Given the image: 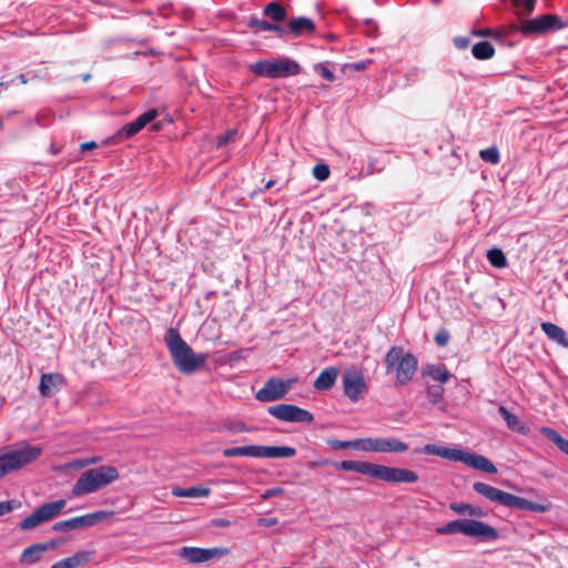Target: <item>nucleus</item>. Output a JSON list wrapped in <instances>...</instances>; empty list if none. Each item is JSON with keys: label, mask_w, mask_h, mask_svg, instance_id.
Here are the masks:
<instances>
[{"label": "nucleus", "mask_w": 568, "mask_h": 568, "mask_svg": "<svg viewBox=\"0 0 568 568\" xmlns=\"http://www.w3.org/2000/svg\"><path fill=\"white\" fill-rule=\"evenodd\" d=\"M229 554L227 548H199L184 546L180 549L179 556L190 564H201Z\"/></svg>", "instance_id": "15"}, {"label": "nucleus", "mask_w": 568, "mask_h": 568, "mask_svg": "<svg viewBox=\"0 0 568 568\" xmlns=\"http://www.w3.org/2000/svg\"><path fill=\"white\" fill-rule=\"evenodd\" d=\"M329 168L325 163H318L313 168V175L318 181H325L329 176Z\"/></svg>", "instance_id": "41"}, {"label": "nucleus", "mask_w": 568, "mask_h": 568, "mask_svg": "<svg viewBox=\"0 0 568 568\" xmlns=\"http://www.w3.org/2000/svg\"><path fill=\"white\" fill-rule=\"evenodd\" d=\"M408 449V445L395 437H375V453L402 454Z\"/></svg>", "instance_id": "18"}, {"label": "nucleus", "mask_w": 568, "mask_h": 568, "mask_svg": "<svg viewBox=\"0 0 568 568\" xmlns=\"http://www.w3.org/2000/svg\"><path fill=\"white\" fill-rule=\"evenodd\" d=\"M40 546L43 548V552L53 549L57 546V542L54 540H48L45 542H41Z\"/></svg>", "instance_id": "52"}, {"label": "nucleus", "mask_w": 568, "mask_h": 568, "mask_svg": "<svg viewBox=\"0 0 568 568\" xmlns=\"http://www.w3.org/2000/svg\"><path fill=\"white\" fill-rule=\"evenodd\" d=\"M142 125L136 119L128 124H125L118 133L114 135L115 141H122L124 139H130L138 134L142 130Z\"/></svg>", "instance_id": "33"}, {"label": "nucleus", "mask_w": 568, "mask_h": 568, "mask_svg": "<svg viewBox=\"0 0 568 568\" xmlns=\"http://www.w3.org/2000/svg\"><path fill=\"white\" fill-rule=\"evenodd\" d=\"M517 13L523 17L529 16L536 4V0H511Z\"/></svg>", "instance_id": "36"}, {"label": "nucleus", "mask_w": 568, "mask_h": 568, "mask_svg": "<svg viewBox=\"0 0 568 568\" xmlns=\"http://www.w3.org/2000/svg\"><path fill=\"white\" fill-rule=\"evenodd\" d=\"M90 556L85 551H80L73 556L61 559L52 565L51 568H79L88 562Z\"/></svg>", "instance_id": "24"}, {"label": "nucleus", "mask_w": 568, "mask_h": 568, "mask_svg": "<svg viewBox=\"0 0 568 568\" xmlns=\"http://www.w3.org/2000/svg\"><path fill=\"white\" fill-rule=\"evenodd\" d=\"M336 447H338V448H353V449H355V439L354 440L337 442Z\"/></svg>", "instance_id": "51"}, {"label": "nucleus", "mask_w": 568, "mask_h": 568, "mask_svg": "<svg viewBox=\"0 0 568 568\" xmlns=\"http://www.w3.org/2000/svg\"><path fill=\"white\" fill-rule=\"evenodd\" d=\"M420 72L422 70H419L418 68H413L412 70H409L408 74L417 77Z\"/></svg>", "instance_id": "57"}, {"label": "nucleus", "mask_w": 568, "mask_h": 568, "mask_svg": "<svg viewBox=\"0 0 568 568\" xmlns=\"http://www.w3.org/2000/svg\"><path fill=\"white\" fill-rule=\"evenodd\" d=\"M337 376H338V369L336 367H333V366L326 367L320 373V375L315 379L313 386L316 390H321V392L328 390L334 386V384L337 379Z\"/></svg>", "instance_id": "21"}, {"label": "nucleus", "mask_w": 568, "mask_h": 568, "mask_svg": "<svg viewBox=\"0 0 568 568\" xmlns=\"http://www.w3.org/2000/svg\"><path fill=\"white\" fill-rule=\"evenodd\" d=\"M250 69L255 75L268 79L287 78L302 72V67L287 57L275 60H258Z\"/></svg>", "instance_id": "7"}, {"label": "nucleus", "mask_w": 568, "mask_h": 568, "mask_svg": "<svg viewBox=\"0 0 568 568\" xmlns=\"http://www.w3.org/2000/svg\"><path fill=\"white\" fill-rule=\"evenodd\" d=\"M164 341L173 364L181 373L189 375L205 365L206 355L195 354L176 328H168Z\"/></svg>", "instance_id": "3"}, {"label": "nucleus", "mask_w": 568, "mask_h": 568, "mask_svg": "<svg viewBox=\"0 0 568 568\" xmlns=\"http://www.w3.org/2000/svg\"><path fill=\"white\" fill-rule=\"evenodd\" d=\"M444 396V387L439 385H432L427 388V398L428 400L436 405L440 403Z\"/></svg>", "instance_id": "39"}, {"label": "nucleus", "mask_w": 568, "mask_h": 568, "mask_svg": "<svg viewBox=\"0 0 568 568\" xmlns=\"http://www.w3.org/2000/svg\"><path fill=\"white\" fill-rule=\"evenodd\" d=\"M295 383L296 378H268L264 386L256 392L255 398L263 403L280 400L285 397V395L292 389Z\"/></svg>", "instance_id": "11"}, {"label": "nucleus", "mask_w": 568, "mask_h": 568, "mask_svg": "<svg viewBox=\"0 0 568 568\" xmlns=\"http://www.w3.org/2000/svg\"><path fill=\"white\" fill-rule=\"evenodd\" d=\"M97 148V143L91 141V142H85L83 144H81V150L82 151H87V150H92V149H95Z\"/></svg>", "instance_id": "53"}, {"label": "nucleus", "mask_w": 568, "mask_h": 568, "mask_svg": "<svg viewBox=\"0 0 568 568\" xmlns=\"http://www.w3.org/2000/svg\"><path fill=\"white\" fill-rule=\"evenodd\" d=\"M263 14L274 22H282L286 19L285 8L276 1H271L263 9Z\"/></svg>", "instance_id": "25"}, {"label": "nucleus", "mask_w": 568, "mask_h": 568, "mask_svg": "<svg viewBox=\"0 0 568 568\" xmlns=\"http://www.w3.org/2000/svg\"><path fill=\"white\" fill-rule=\"evenodd\" d=\"M278 523L276 517H261L257 519V526L260 527H272Z\"/></svg>", "instance_id": "48"}, {"label": "nucleus", "mask_w": 568, "mask_h": 568, "mask_svg": "<svg viewBox=\"0 0 568 568\" xmlns=\"http://www.w3.org/2000/svg\"><path fill=\"white\" fill-rule=\"evenodd\" d=\"M477 34H479V36H488V34H490V30L486 29V30L479 31Z\"/></svg>", "instance_id": "58"}, {"label": "nucleus", "mask_w": 568, "mask_h": 568, "mask_svg": "<svg viewBox=\"0 0 568 568\" xmlns=\"http://www.w3.org/2000/svg\"><path fill=\"white\" fill-rule=\"evenodd\" d=\"M448 341L449 333L445 328L440 329L435 336V342L438 346H446Z\"/></svg>", "instance_id": "46"}, {"label": "nucleus", "mask_w": 568, "mask_h": 568, "mask_svg": "<svg viewBox=\"0 0 568 568\" xmlns=\"http://www.w3.org/2000/svg\"><path fill=\"white\" fill-rule=\"evenodd\" d=\"M267 413L274 418L287 423L311 424L314 420V416L311 412L293 404L270 406Z\"/></svg>", "instance_id": "13"}, {"label": "nucleus", "mask_w": 568, "mask_h": 568, "mask_svg": "<svg viewBox=\"0 0 568 568\" xmlns=\"http://www.w3.org/2000/svg\"><path fill=\"white\" fill-rule=\"evenodd\" d=\"M41 453L42 449L38 446L22 444L0 454V478L37 460Z\"/></svg>", "instance_id": "8"}, {"label": "nucleus", "mask_w": 568, "mask_h": 568, "mask_svg": "<svg viewBox=\"0 0 568 568\" xmlns=\"http://www.w3.org/2000/svg\"><path fill=\"white\" fill-rule=\"evenodd\" d=\"M386 373L395 371L396 384L407 385L417 372L418 361L412 353H404L399 346H393L384 357Z\"/></svg>", "instance_id": "5"}, {"label": "nucleus", "mask_w": 568, "mask_h": 568, "mask_svg": "<svg viewBox=\"0 0 568 568\" xmlns=\"http://www.w3.org/2000/svg\"><path fill=\"white\" fill-rule=\"evenodd\" d=\"M515 499H516V495L506 493V491L497 488V490L493 495L490 501L501 505V506H505V507H508V508H514Z\"/></svg>", "instance_id": "34"}, {"label": "nucleus", "mask_w": 568, "mask_h": 568, "mask_svg": "<svg viewBox=\"0 0 568 568\" xmlns=\"http://www.w3.org/2000/svg\"><path fill=\"white\" fill-rule=\"evenodd\" d=\"M453 41L455 47L459 50L467 49L469 45V39L467 37H455Z\"/></svg>", "instance_id": "49"}, {"label": "nucleus", "mask_w": 568, "mask_h": 568, "mask_svg": "<svg viewBox=\"0 0 568 568\" xmlns=\"http://www.w3.org/2000/svg\"><path fill=\"white\" fill-rule=\"evenodd\" d=\"M449 508L457 515H468L474 518L456 519L439 526L435 530L438 535L463 534L467 537L477 538L480 541H496L499 539V532L495 527L475 519L486 515L480 507L454 501L449 504Z\"/></svg>", "instance_id": "1"}, {"label": "nucleus", "mask_w": 568, "mask_h": 568, "mask_svg": "<svg viewBox=\"0 0 568 568\" xmlns=\"http://www.w3.org/2000/svg\"><path fill=\"white\" fill-rule=\"evenodd\" d=\"M113 515L111 511L98 510L91 514L61 520L52 526L53 531H71L81 528L94 526L97 523L105 520Z\"/></svg>", "instance_id": "14"}, {"label": "nucleus", "mask_w": 568, "mask_h": 568, "mask_svg": "<svg viewBox=\"0 0 568 568\" xmlns=\"http://www.w3.org/2000/svg\"><path fill=\"white\" fill-rule=\"evenodd\" d=\"M119 478V471L114 466H100L85 470L77 479L72 487L75 497L94 493Z\"/></svg>", "instance_id": "6"}, {"label": "nucleus", "mask_w": 568, "mask_h": 568, "mask_svg": "<svg viewBox=\"0 0 568 568\" xmlns=\"http://www.w3.org/2000/svg\"><path fill=\"white\" fill-rule=\"evenodd\" d=\"M342 385L344 395L352 402L356 403L367 390L366 381L363 372L357 367L346 369L342 376Z\"/></svg>", "instance_id": "12"}, {"label": "nucleus", "mask_w": 568, "mask_h": 568, "mask_svg": "<svg viewBox=\"0 0 568 568\" xmlns=\"http://www.w3.org/2000/svg\"><path fill=\"white\" fill-rule=\"evenodd\" d=\"M424 374L439 383H446L450 378V373L446 369V367L443 364L428 365L425 368Z\"/></svg>", "instance_id": "30"}, {"label": "nucleus", "mask_w": 568, "mask_h": 568, "mask_svg": "<svg viewBox=\"0 0 568 568\" xmlns=\"http://www.w3.org/2000/svg\"><path fill=\"white\" fill-rule=\"evenodd\" d=\"M247 27L254 32L273 31L276 32L278 38H284V26H280L277 23H272L257 18H251Z\"/></svg>", "instance_id": "22"}, {"label": "nucleus", "mask_w": 568, "mask_h": 568, "mask_svg": "<svg viewBox=\"0 0 568 568\" xmlns=\"http://www.w3.org/2000/svg\"><path fill=\"white\" fill-rule=\"evenodd\" d=\"M332 465L336 469L356 471L388 484H414L419 479L418 474L408 468L390 467L364 460L333 462Z\"/></svg>", "instance_id": "2"}, {"label": "nucleus", "mask_w": 568, "mask_h": 568, "mask_svg": "<svg viewBox=\"0 0 568 568\" xmlns=\"http://www.w3.org/2000/svg\"><path fill=\"white\" fill-rule=\"evenodd\" d=\"M473 489H474V491H476L477 494H479L483 497L487 498L488 500L491 499L493 495L497 490L496 487L490 486V485L485 484V483H480V481L475 483L473 485Z\"/></svg>", "instance_id": "38"}, {"label": "nucleus", "mask_w": 568, "mask_h": 568, "mask_svg": "<svg viewBox=\"0 0 568 568\" xmlns=\"http://www.w3.org/2000/svg\"><path fill=\"white\" fill-rule=\"evenodd\" d=\"M295 455L296 449L291 446L257 445V458H288Z\"/></svg>", "instance_id": "19"}, {"label": "nucleus", "mask_w": 568, "mask_h": 568, "mask_svg": "<svg viewBox=\"0 0 568 568\" xmlns=\"http://www.w3.org/2000/svg\"><path fill=\"white\" fill-rule=\"evenodd\" d=\"M274 184H275V180H270V181H267V182H266V184L264 185V189L262 190V192H263L264 190H268V189H271Z\"/></svg>", "instance_id": "56"}, {"label": "nucleus", "mask_w": 568, "mask_h": 568, "mask_svg": "<svg viewBox=\"0 0 568 568\" xmlns=\"http://www.w3.org/2000/svg\"><path fill=\"white\" fill-rule=\"evenodd\" d=\"M43 554V548L40 546V544H33L29 547H27L20 557L21 564L32 565L38 562Z\"/></svg>", "instance_id": "29"}, {"label": "nucleus", "mask_w": 568, "mask_h": 568, "mask_svg": "<svg viewBox=\"0 0 568 568\" xmlns=\"http://www.w3.org/2000/svg\"><path fill=\"white\" fill-rule=\"evenodd\" d=\"M487 260L493 266L497 268H503L507 265L506 255L500 248L497 247L488 250Z\"/></svg>", "instance_id": "35"}, {"label": "nucleus", "mask_w": 568, "mask_h": 568, "mask_svg": "<svg viewBox=\"0 0 568 568\" xmlns=\"http://www.w3.org/2000/svg\"><path fill=\"white\" fill-rule=\"evenodd\" d=\"M514 503H515L514 508L529 510L532 513L544 514L550 509V504H546V505L538 504V503L530 501V500H528L524 497H519V496H516V499Z\"/></svg>", "instance_id": "26"}, {"label": "nucleus", "mask_w": 568, "mask_h": 568, "mask_svg": "<svg viewBox=\"0 0 568 568\" xmlns=\"http://www.w3.org/2000/svg\"><path fill=\"white\" fill-rule=\"evenodd\" d=\"M565 23L554 14H541L530 20H523L515 27L525 37L541 36L564 28Z\"/></svg>", "instance_id": "10"}, {"label": "nucleus", "mask_w": 568, "mask_h": 568, "mask_svg": "<svg viewBox=\"0 0 568 568\" xmlns=\"http://www.w3.org/2000/svg\"><path fill=\"white\" fill-rule=\"evenodd\" d=\"M540 328L550 341L568 348V334L560 326L550 322H544L540 324Z\"/></svg>", "instance_id": "20"}, {"label": "nucleus", "mask_w": 568, "mask_h": 568, "mask_svg": "<svg viewBox=\"0 0 568 568\" xmlns=\"http://www.w3.org/2000/svg\"><path fill=\"white\" fill-rule=\"evenodd\" d=\"M314 70L321 77L328 81H333L335 79L334 73L329 70L326 62H321L314 65Z\"/></svg>", "instance_id": "42"}, {"label": "nucleus", "mask_w": 568, "mask_h": 568, "mask_svg": "<svg viewBox=\"0 0 568 568\" xmlns=\"http://www.w3.org/2000/svg\"><path fill=\"white\" fill-rule=\"evenodd\" d=\"M222 454L224 457H227V458L237 457V456H247V457H256L257 458V445H247V446L224 448Z\"/></svg>", "instance_id": "28"}, {"label": "nucleus", "mask_w": 568, "mask_h": 568, "mask_svg": "<svg viewBox=\"0 0 568 568\" xmlns=\"http://www.w3.org/2000/svg\"><path fill=\"white\" fill-rule=\"evenodd\" d=\"M67 506L65 499L44 503L18 524L22 531H28L58 517Z\"/></svg>", "instance_id": "9"}, {"label": "nucleus", "mask_w": 568, "mask_h": 568, "mask_svg": "<svg viewBox=\"0 0 568 568\" xmlns=\"http://www.w3.org/2000/svg\"><path fill=\"white\" fill-rule=\"evenodd\" d=\"M353 68L357 71L364 70L366 68V63L361 61L353 64Z\"/></svg>", "instance_id": "54"}, {"label": "nucleus", "mask_w": 568, "mask_h": 568, "mask_svg": "<svg viewBox=\"0 0 568 568\" xmlns=\"http://www.w3.org/2000/svg\"><path fill=\"white\" fill-rule=\"evenodd\" d=\"M210 488L203 487H190V488H174L172 494L176 497H189V498H200L207 497L210 495Z\"/></svg>", "instance_id": "32"}, {"label": "nucleus", "mask_w": 568, "mask_h": 568, "mask_svg": "<svg viewBox=\"0 0 568 568\" xmlns=\"http://www.w3.org/2000/svg\"><path fill=\"white\" fill-rule=\"evenodd\" d=\"M237 135L236 130H229L217 139V148H221L223 145H226L230 142H233Z\"/></svg>", "instance_id": "44"}, {"label": "nucleus", "mask_w": 568, "mask_h": 568, "mask_svg": "<svg viewBox=\"0 0 568 568\" xmlns=\"http://www.w3.org/2000/svg\"><path fill=\"white\" fill-rule=\"evenodd\" d=\"M423 453L439 456L449 460L460 462L474 469L486 474H496L497 468L487 457L475 453H469L458 448H449L435 444H427L422 449Z\"/></svg>", "instance_id": "4"}, {"label": "nucleus", "mask_w": 568, "mask_h": 568, "mask_svg": "<svg viewBox=\"0 0 568 568\" xmlns=\"http://www.w3.org/2000/svg\"><path fill=\"white\" fill-rule=\"evenodd\" d=\"M479 158L490 164H498L500 161L499 151L496 146L484 149L479 152Z\"/></svg>", "instance_id": "37"}, {"label": "nucleus", "mask_w": 568, "mask_h": 568, "mask_svg": "<svg viewBox=\"0 0 568 568\" xmlns=\"http://www.w3.org/2000/svg\"><path fill=\"white\" fill-rule=\"evenodd\" d=\"M498 413L504 418L507 424V427L518 434L526 435L528 429L526 425L513 413H510L505 406L500 405L498 407Z\"/></svg>", "instance_id": "23"}, {"label": "nucleus", "mask_w": 568, "mask_h": 568, "mask_svg": "<svg viewBox=\"0 0 568 568\" xmlns=\"http://www.w3.org/2000/svg\"><path fill=\"white\" fill-rule=\"evenodd\" d=\"M156 115H158L156 110L150 109V110L145 111L144 113H142L139 118H136V121L140 122L142 128H144L148 123L153 121L156 118Z\"/></svg>", "instance_id": "45"}, {"label": "nucleus", "mask_w": 568, "mask_h": 568, "mask_svg": "<svg viewBox=\"0 0 568 568\" xmlns=\"http://www.w3.org/2000/svg\"><path fill=\"white\" fill-rule=\"evenodd\" d=\"M64 384V377L58 373H45L41 375L39 392L43 397H51L60 390Z\"/></svg>", "instance_id": "17"}, {"label": "nucleus", "mask_w": 568, "mask_h": 568, "mask_svg": "<svg viewBox=\"0 0 568 568\" xmlns=\"http://www.w3.org/2000/svg\"><path fill=\"white\" fill-rule=\"evenodd\" d=\"M433 4L437 6L443 0H430Z\"/></svg>", "instance_id": "59"}, {"label": "nucleus", "mask_w": 568, "mask_h": 568, "mask_svg": "<svg viewBox=\"0 0 568 568\" xmlns=\"http://www.w3.org/2000/svg\"><path fill=\"white\" fill-rule=\"evenodd\" d=\"M471 53L478 60H488L494 57L495 49L490 42L480 41L474 44Z\"/></svg>", "instance_id": "31"}, {"label": "nucleus", "mask_w": 568, "mask_h": 568, "mask_svg": "<svg viewBox=\"0 0 568 568\" xmlns=\"http://www.w3.org/2000/svg\"><path fill=\"white\" fill-rule=\"evenodd\" d=\"M20 505L21 504L14 499L0 501V517L12 513L14 509L20 507Z\"/></svg>", "instance_id": "43"}, {"label": "nucleus", "mask_w": 568, "mask_h": 568, "mask_svg": "<svg viewBox=\"0 0 568 568\" xmlns=\"http://www.w3.org/2000/svg\"><path fill=\"white\" fill-rule=\"evenodd\" d=\"M540 433L552 442L560 452L568 455V439H565L557 430L547 426L541 427Z\"/></svg>", "instance_id": "27"}, {"label": "nucleus", "mask_w": 568, "mask_h": 568, "mask_svg": "<svg viewBox=\"0 0 568 568\" xmlns=\"http://www.w3.org/2000/svg\"><path fill=\"white\" fill-rule=\"evenodd\" d=\"M284 493V489L281 488V487H273V488H268L266 489L262 495L261 497L263 499H270L274 496H278V495H282Z\"/></svg>", "instance_id": "47"}, {"label": "nucleus", "mask_w": 568, "mask_h": 568, "mask_svg": "<svg viewBox=\"0 0 568 568\" xmlns=\"http://www.w3.org/2000/svg\"><path fill=\"white\" fill-rule=\"evenodd\" d=\"M16 79L19 80L22 84H26L28 82L26 74H19Z\"/></svg>", "instance_id": "55"}, {"label": "nucleus", "mask_w": 568, "mask_h": 568, "mask_svg": "<svg viewBox=\"0 0 568 568\" xmlns=\"http://www.w3.org/2000/svg\"><path fill=\"white\" fill-rule=\"evenodd\" d=\"M210 524L212 527L225 528L231 525V521L227 518L220 517V518H213Z\"/></svg>", "instance_id": "50"}, {"label": "nucleus", "mask_w": 568, "mask_h": 568, "mask_svg": "<svg viewBox=\"0 0 568 568\" xmlns=\"http://www.w3.org/2000/svg\"><path fill=\"white\" fill-rule=\"evenodd\" d=\"M316 32L315 23L306 17H297L288 20L284 27V38L292 37H311Z\"/></svg>", "instance_id": "16"}, {"label": "nucleus", "mask_w": 568, "mask_h": 568, "mask_svg": "<svg viewBox=\"0 0 568 568\" xmlns=\"http://www.w3.org/2000/svg\"><path fill=\"white\" fill-rule=\"evenodd\" d=\"M355 449L362 452L375 453V437H365L355 439Z\"/></svg>", "instance_id": "40"}]
</instances>
